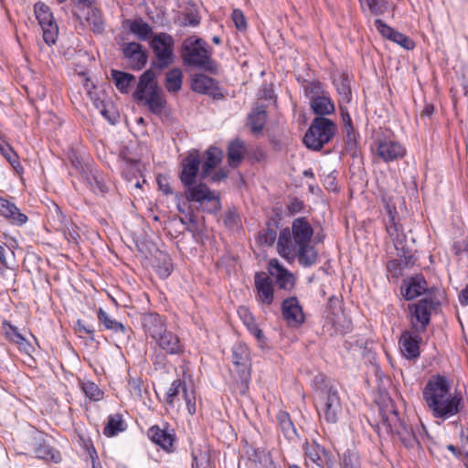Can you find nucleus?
I'll use <instances>...</instances> for the list:
<instances>
[{"instance_id":"f257e3e1","label":"nucleus","mask_w":468,"mask_h":468,"mask_svg":"<svg viewBox=\"0 0 468 468\" xmlns=\"http://www.w3.org/2000/svg\"><path fill=\"white\" fill-rule=\"evenodd\" d=\"M422 398L435 419L442 421L457 415L463 408L460 393H451L448 379L441 375L432 376L427 381Z\"/></svg>"},{"instance_id":"f03ea898","label":"nucleus","mask_w":468,"mask_h":468,"mask_svg":"<svg viewBox=\"0 0 468 468\" xmlns=\"http://www.w3.org/2000/svg\"><path fill=\"white\" fill-rule=\"evenodd\" d=\"M179 54L184 66L202 69L210 74L218 73V64L212 58L213 49L203 38L190 36L181 44Z\"/></svg>"},{"instance_id":"7ed1b4c3","label":"nucleus","mask_w":468,"mask_h":468,"mask_svg":"<svg viewBox=\"0 0 468 468\" xmlns=\"http://www.w3.org/2000/svg\"><path fill=\"white\" fill-rule=\"evenodd\" d=\"M134 101L144 103L154 115L160 116L166 108L167 101L164 91L158 86L156 74L150 69L140 77L133 94Z\"/></svg>"},{"instance_id":"20e7f679","label":"nucleus","mask_w":468,"mask_h":468,"mask_svg":"<svg viewBox=\"0 0 468 468\" xmlns=\"http://www.w3.org/2000/svg\"><path fill=\"white\" fill-rule=\"evenodd\" d=\"M314 229L305 218H297L292 221V228H284L280 231L277 241V251L284 260L292 258L293 248L312 241Z\"/></svg>"},{"instance_id":"39448f33","label":"nucleus","mask_w":468,"mask_h":468,"mask_svg":"<svg viewBox=\"0 0 468 468\" xmlns=\"http://www.w3.org/2000/svg\"><path fill=\"white\" fill-rule=\"evenodd\" d=\"M337 132L336 124L325 117H315L303 137L304 145L311 150L320 151Z\"/></svg>"},{"instance_id":"423d86ee","label":"nucleus","mask_w":468,"mask_h":468,"mask_svg":"<svg viewBox=\"0 0 468 468\" xmlns=\"http://www.w3.org/2000/svg\"><path fill=\"white\" fill-rule=\"evenodd\" d=\"M440 301L435 296L426 295L416 303L408 305L410 324L416 333H424L431 322L432 312H437Z\"/></svg>"},{"instance_id":"0eeeda50","label":"nucleus","mask_w":468,"mask_h":468,"mask_svg":"<svg viewBox=\"0 0 468 468\" xmlns=\"http://www.w3.org/2000/svg\"><path fill=\"white\" fill-rule=\"evenodd\" d=\"M315 406L319 417L328 423H336L342 413L341 399L337 389L333 386H324L320 389Z\"/></svg>"},{"instance_id":"6e6552de","label":"nucleus","mask_w":468,"mask_h":468,"mask_svg":"<svg viewBox=\"0 0 468 468\" xmlns=\"http://www.w3.org/2000/svg\"><path fill=\"white\" fill-rule=\"evenodd\" d=\"M174 45L173 37L167 33L161 32L153 36L149 46L153 49L157 61L152 62V68L162 70L174 62Z\"/></svg>"},{"instance_id":"1a4fd4ad","label":"nucleus","mask_w":468,"mask_h":468,"mask_svg":"<svg viewBox=\"0 0 468 468\" xmlns=\"http://www.w3.org/2000/svg\"><path fill=\"white\" fill-rule=\"evenodd\" d=\"M185 187V197L188 202L198 203L202 206L205 202L209 206L203 207L208 213H216L221 208L219 196L212 191L205 183H194Z\"/></svg>"},{"instance_id":"9d476101","label":"nucleus","mask_w":468,"mask_h":468,"mask_svg":"<svg viewBox=\"0 0 468 468\" xmlns=\"http://www.w3.org/2000/svg\"><path fill=\"white\" fill-rule=\"evenodd\" d=\"M381 424L386 429L387 433L397 435L406 448H414L416 444H419L412 428L408 427L399 419L396 410H392L388 415L383 416Z\"/></svg>"},{"instance_id":"9b49d317","label":"nucleus","mask_w":468,"mask_h":468,"mask_svg":"<svg viewBox=\"0 0 468 468\" xmlns=\"http://www.w3.org/2000/svg\"><path fill=\"white\" fill-rule=\"evenodd\" d=\"M34 12L42 28L44 41L48 46L54 45L58 38V27L49 6L42 2H37L34 6Z\"/></svg>"},{"instance_id":"f8f14e48","label":"nucleus","mask_w":468,"mask_h":468,"mask_svg":"<svg viewBox=\"0 0 468 468\" xmlns=\"http://www.w3.org/2000/svg\"><path fill=\"white\" fill-rule=\"evenodd\" d=\"M140 323L146 336L154 341L167 329L166 317L155 312L141 314Z\"/></svg>"},{"instance_id":"ddd939ff","label":"nucleus","mask_w":468,"mask_h":468,"mask_svg":"<svg viewBox=\"0 0 468 468\" xmlns=\"http://www.w3.org/2000/svg\"><path fill=\"white\" fill-rule=\"evenodd\" d=\"M201 165V158L197 150L191 151L181 162L179 179L184 186L197 182Z\"/></svg>"},{"instance_id":"4468645a","label":"nucleus","mask_w":468,"mask_h":468,"mask_svg":"<svg viewBox=\"0 0 468 468\" xmlns=\"http://www.w3.org/2000/svg\"><path fill=\"white\" fill-rule=\"evenodd\" d=\"M190 86L193 91L199 94H207L213 99L223 97L218 80L204 73L193 74L190 79Z\"/></svg>"},{"instance_id":"2eb2a0df","label":"nucleus","mask_w":468,"mask_h":468,"mask_svg":"<svg viewBox=\"0 0 468 468\" xmlns=\"http://www.w3.org/2000/svg\"><path fill=\"white\" fill-rule=\"evenodd\" d=\"M420 333L403 331L399 340L402 355L409 360L417 359L420 356V344L421 342Z\"/></svg>"},{"instance_id":"dca6fc26","label":"nucleus","mask_w":468,"mask_h":468,"mask_svg":"<svg viewBox=\"0 0 468 468\" xmlns=\"http://www.w3.org/2000/svg\"><path fill=\"white\" fill-rule=\"evenodd\" d=\"M282 314L284 320L291 326H298L304 322L303 308L295 296L288 297L282 301Z\"/></svg>"},{"instance_id":"f3484780","label":"nucleus","mask_w":468,"mask_h":468,"mask_svg":"<svg viewBox=\"0 0 468 468\" xmlns=\"http://www.w3.org/2000/svg\"><path fill=\"white\" fill-rule=\"evenodd\" d=\"M122 54L130 62L133 70H140L146 65L147 54L143 46L137 42H128L122 45Z\"/></svg>"},{"instance_id":"a211bd4d","label":"nucleus","mask_w":468,"mask_h":468,"mask_svg":"<svg viewBox=\"0 0 468 468\" xmlns=\"http://www.w3.org/2000/svg\"><path fill=\"white\" fill-rule=\"evenodd\" d=\"M97 318L105 330L112 331L122 341L129 340L132 329L111 316L102 308L97 311Z\"/></svg>"},{"instance_id":"6ab92c4d","label":"nucleus","mask_w":468,"mask_h":468,"mask_svg":"<svg viewBox=\"0 0 468 468\" xmlns=\"http://www.w3.org/2000/svg\"><path fill=\"white\" fill-rule=\"evenodd\" d=\"M257 299L265 305H271L274 299L272 281L265 272H256L254 276Z\"/></svg>"},{"instance_id":"aec40b11","label":"nucleus","mask_w":468,"mask_h":468,"mask_svg":"<svg viewBox=\"0 0 468 468\" xmlns=\"http://www.w3.org/2000/svg\"><path fill=\"white\" fill-rule=\"evenodd\" d=\"M156 346L166 355H181L185 351L179 336L168 329L154 340Z\"/></svg>"},{"instance_id":"412c9836","label":"nucleus","mask_w":468,"mask_h":468,"mask_svg":"<svg viewBox=\"0 0 468 468\" xmlns=\"http://www.w3.org/2000/svg\"><path fill=\"white\" fill-rule=\"evenodd\" d=\"M434 291H436V288L429 289L427 287V282L422 275L411 277L405 288L401 287V294L408 301L413 300L423 293L432 295Z\"/></svg>"},{"instance_id":"4be33fe9","label":"nucleus","mask_w":468,"mask_h":468,"mask_svg":"<svg viewBox=\"0 0 468 468\" xmlns=\"http://www.w3.org/2000/svg\"><path fill=\"white\" fill-rule=\"evenodd\" d=\"M405 154V148L398 142L383 140L378 144L377 154L386 163L401 159Z\"/></svg>"},{"instance_id":"5701e85b","label":"nucleus","mask_w":468,"mask_h":468,"mask_svg":"<svg viewBox=\"0 0 468 468\" xmlns=\"http://www.w3.org/2000/svg\"><path fill=\"white\" fill-rule=\"evenodd\" d=\"M0 216L16 226H23L28 220L27 216L22 213L15 203L3 197H0Z\"/></svg>"},{"instance_id":"b1692460","label":"nucleus","mask_w":468,"mask_h":468,"mask_svg":"<svg viewBox=\"0 0 468 468\" xmlns=\"http://www.w3.org/2000/svg\"><path fill=\"white\" fill-rule=\"evenodd\" d=\"M232 361L241 372L242 378L250 377V351L245 344L239 342L232 346Z\"/></svg>"},{"instance_id":"393cba45","label":"nucleus","mask_w":468,"mask_h":468,"mask_svg":"<svg viewBox=\"0 0 468 468\" xmlns=\"http://www.w3.org/2000/svg\"><path fill=\"white\" fill-rule=\"evenodd\" d=\"M33 452L38 459H42L54 463L61 462L60 452L51 447L41 436L34 439Z\"/></svg>"},{"instance_id":"a878e982","label":"nucleus","mask_w":468,"mask_h":468,"mask_svg":"<svg viewBox=\"0 0 468 468\" xmlns=\"http://www.w3.org/2000/svg\"><path fill=\"white\" fill-rule=\"evenodd\" d=\"M295 257H297L299 264L303 267H311L317 262L318 253L314 246L310 242L293 248L292 258L287 261H293Z\"/></svg>"},{"instance_id":"bb28decb","label":"nucleus","mask_w":468,"mask_h":468,"mask_svg":"<svg viewBox=\"0 0 468 468\" xmlns=\"http://www.w3.org/2000/svg\"><path fill=\"white\" fill-rule=\"evenodd\" d=\"M147 436L154 443L159 445L165 451L170 452L172 450L175 441V435L172 431L154 425L148 429Z\"/></svg>"},{"instance_id":"cd10ccee","label":"nucleus","mask_w":468,"mask_h":468,"mask_svg":"<svg viewBox=\"0 0 468 468\" xmlns=\"http://www.w3.org/2000/svg\"><path fill=\"white\" fill-rule=\"evenodd\" d=\"M280 219L271 217L266 221L265 227L262 228L257 235L258 242L261 246L271 247L277 239V229H279Z\"/></svg>"},{"instance_id":"c85d7f7f","label":"nucleus","mask_w":468,"mask_h":468,"mask_svg":"<svg viewBox=\"0 0 468 468\" xmlns=\"http://www.w3.org/2000/svg\"><path fill=\"white\" fill-rule=\"evenodd\" d=\"M222 151L215 146H210L205 152V160L202 163L200 176L206 179L210 176L211 172L220 164L222 160Z\"/></svg>"},{"instance_id":"c756f323","label":"nucleus","mask_w":468,"mask_h":468,"mask_svg":"<svg viewBox=\"0 0 468 468\" xmlns=\"http://www.w3.org/2000/svg\"><path fill=\"white\" fill-rule=\"evenodd\" d=\"M111 77L121 93L127 94L135 83L134 75L118 69L111 70Z\"/></svg>"},{"instance_id":"7c9ffc66","label":"nucleus","mask_w":468,"mask_h":468,"mask_svg":"<svg viewBox=\"0 0 468 468\" xmlns=\"http://www.w3.org/2000/svg\"><path fill=\"white\" fill-rule=\"evenodd\" d=\"M3 325L6 337L10 341L16 343L18 346L20 351L29 355L33 347L30 343L18 332L17 327L9 322H5Z\"/></svg>"},{"instance_id":"2f4dec72","label":"nucleus","mask_w":468,"mask_h":468,"mask_svg":"<svg viewBox=\"0 0 468 468\" xmlns=\"http://www.w3.org/2000/svg\"><path fill=\"white\" fill-rule=\"evenodd\" d=\"M310 107L316 117H324L325 115H330L335 112V108L333 101L330 99L328 92L325 94L314 98V101L310 102Z\"/></svg>"},{"instance_id":"473e14b6","label":"nucleus","mask_w":468,"mask_h":468,"mask_svg":"<svg viewBox=\"0 0 468 468\" xmlns=\"http://www.w3.org/2000/svg\"><path fill=\"white\" fill-rule=\"evenodd\" d=\"M244 154L245 144L240 139L237 138L229 143L228 147V163L231 167H238L242 162Z\"/></svg>"},{"instance_id":"72a5a7b5","label":"nucleus","mask_w":468,"mask_h":468,"mask_svg":"<svg viewBox=\"0 0 468 468\" xmlns=\"http://www.w3.org/2000/svg\"><path fill=\"white\" fill-rule=\"evenodd\" d=\"M154 268L160 278L166 279L174 269L171 257L165 252L159 251L155 256Z\"/></svg>"},{"instance_id":"f704fd0d","label":"nucleus","mask_w":468,"mask_h":468,"mask_svg":"<svg viewBox=\"0 0 468 468\" xmlns=\"http://www.w3.org/2000/svg\"><path fill=\"white\" fill-rule=\"evenodd\" d=\"M266 119V106L262 104L256 106L253 112L249 115V122L251 132L253 133H260L264 128Z\"/></svg>"},{"instance_id":"c9c22d12","label":"nucleus","mask_w":468,"mask_h":468,"mask_svg":"<svg viewBox=\"0 0 468 468\" xmlns=\"http://www.w3.org/2000/svg\"><path fill=\"white\" fill-rule=\"evenodd\" d=\"M277 420L284 437L293 441L298 437L296 429L288 412L280 410L277 414Z\"/></svg>"},{"instance_id":"e433bc0d","label":"nucleus","mask_w":468,"mask_h":468,"mask_svg":"<svg viewBox=\"0 0 468 468\" xmlns=\"http://www.w3.org/2000/svg\"><path fill=\"white\" fill-rule=\"evenodd\" d=\"M183 72L178 68L170 69L165 75V86L168 92L176 93L182 88Z\"/></svg>"},{"instance_id":"4c0bfd02","label":"nucleus","mask_w":468,"mask_h":468,"mask_svg":"<svg viewBox=\"0 0 468 468\" xmlns=\"http://www.w3.org/2000/svg\"><path fill=\"white\" fill-rule=\"evenodd\" d=\"M85 180L94 193L103 195L108 192V186L99 171L90 170L89 173H86Z\"/></svg>"},{"instance_id":"58836bf2","label":"nucleus","mask_w":468,"mask_h":468,"mask_svg":"<svg viewBox=\"0 0 468 468\" xmlns=\"http://www.w3.org/2000/svg\"><path fill=\"white\" fill-rule=\"evenodd\" d=\"M126 426L123 422L122 417L120 414L110 415L108 421L104 427L103 433L107 437H113L118 432L125 431Z\"/></svg>"},{"instance_id":"ea45409f","label":"nucleus","mask_w":468,"mask_h":468,"mask_svg":"<svg viewBox=\"0 0 468 468\" xmlns=\"http://www.w3.org/2000/svg\"><path fill=\"white\" fill-rule=\"evenodd\" d=\"M192 468H214L208 450L195 449L192 452Z\"/></svg>"},{"instance_id":"a19ab883","label":"nucleus","mask_w":468,"mask_h":468,"mask_svg":"<svg viewBox=\"0 0 468 468\" xmlns=\"http://www.w3.org/2000/svg\"><path fill=\"white\" fill-rule=\"evenodd\" d=\"M130 31L140 40L144 41L153 33L152 27L142 19H135L130 22Z\"/></svg>"},{"instance_id":"79ce46f5","label":"nucleus","mask_w":468,"mask_h":468,"mask_svg":"<svg viewBox=\"0 0 468 468\" xmlns=\"http://www.w3.org/2000/svg\"><path fill=\"white\" fill-rule=\"evenodd\" d=\"M307 458L318 466H322L324 463V456L326 454L324 447L319 445L316 442H313L308 445L305 450Z\"/></svg>"},{"instance_id":"37998d69","label":"nucleus","mask_w":468,"mask_h":468,"mask_svg":"<svg viewBox=\"0 0 468 468\" xmlns=\"http://www.w3.org/2000/svg\"><path fill=\"white\" fill-rule=\"evenodd\" d=\"M246 454L248 455L249 460L254 463H270L271 465L273 464L271 454L267 452L264 449L249 446L248 449L246 450Z\"/></svg>"},{"instance_id":"c03bdc74","label":"nucleus","mask_w":468,"mask_h":468,"mask_svg":"<svg viewBox=\"0 0 468 468\" xmlns=\"http://www.w3.org/2000/svg\"><path fill=\"white\" fill-rule=\"evenodd\" d=\"M80 388L84 392L85 396L91 400L99 401L103 398L102 390L98 387L97 384L90 380L80 381Z\"/></svg>"},{"instance_id":"a18cd8bd","label":"nucleus","mask_w":468,"mask_h":468,"mask_svg":"<svg viewBox=\"0 0 468 468\" xmlns=\"http://www.w3.org/2000/svg\"><path fill=\"white\" fill-rule=\"evenodd\" d=\"M87 21L94 33L101 34L104 31V21L99 9H90L88 12Z\"/></svg>"},{"instance_id":"49530a36","label":"nucleus","mask_w":468,"mask_h":468,"mask_svg":"<svg viewBox=\"0 0 468 468\" xmlns=\"http://www.w3.org/2000/svg\"><path fill=\"white\" fill-rule=\"evenodd\" d=\"M96 108L99 109L101 114L112 124H114L118 122L119 114L111 102H105L101 101L95 103Z\"/></svg>"},{"instance_id":"de8ad7c7","label":"nucleus","mask_w":468,"mask_h":468,"mask_svg":"<svg viewBox=\"0 0 468 468\" xmlns=\"http://www.w3.org/2000/svg\"><path fill=\"white\" fill-rule=\"evenodd\" d=\"M341 468H361L357 452L347 450L340 458Z\"/></svg>"},{"instance_id":"09e8293b","label":"nucleus","mask_w":468,"mask_h":468,"mask_svg":"<svg viewBox=\"0 0 468 468\" xmlns=\"http://www.w3.org/2000/svg\"><path fill=\"white\" fill-rule=\"evenodd\" d=\"M0 153L7 160V162L12 165V167L18 173L23 168L18 161L17 154L14 152V150L8 144H0Z\"/></svg>"},{"instance_id":"8fccbe9b","label":"nucleus","mask_w":468,"mask_h":468,"mask_svg":"<svg viewBox=\"0 0 468 468\" xmlns=\"http://www.w3.org/2000/svg\"><path fill=\"white\" fill-rule=\"evenodd\" d=\"M326 92L320 81H309L304 86V93L310 102L314 101V98H318Z\"/></svg>"},{"instance_id":"3c124183","label":"nucleus","mask_w":468,"mask_h":468,"mask_svg":"<svg viewBox=\"0 0 468 468\" xmlns=\"http://www.w3.org/2000/svg\"><path fill=\"white\" fill-rule=\"evenodd\" d=\"M341 117L344 123V130L346 133L348 142L356 140V133L353 126L351 116L346 108L340 105Z\"/></svg>"},{"instance_id":"603ef678","label":"nucleus","mask_w":468,"mask_h":468,"mask_svg":"<svg viewBox=\"0 0 468 468\" xmlns=\"http://www.w3.org/2000/svg\"><path fill=\"white\" fill-rule=\"evenodd\" d=\"M363 10L367 8L375 16L382 15L387 10L386 3L378 0H359Z\"/></svg>"},{"instance_id":"864d4df0","label":"nucleus","mask_w":468,"mask_h":468,"mask_svg":"<svg viewBox=\"0 0 468 468\" xmlns=\"http://www.w3.org/2000/svg\"><path fill=\"white\" fill-rule=\"evenodd\" d=\"M184 387H186L185 381L180 378L175 379L166 392V403L173 407L175 398L178 396L180 391L184 392Z\"/></svg>"},{"instance_id":"5fc2aeb1","label":"nucleus","mask_w":468,"mask_h":468,"mask_svg":"<svg viewBox=\"0 0 468 468\" xmlns=\"http://www.w3.org/2000/svg\"><path fill=\"white\" fill-rule=\"evenodd\" d=\"M335 88L340 96V104L350 102L352 99V92L347 80L342 79L339 82L335 83Z\"/></svg>"},{"instance_id":"6e6d98bb","label":"nucleus","mask_w":468,"mask_h":468,"mask_svg":"<svg viewBox=\"0 0 468 468\" xmlns=\"http://www.w3.org/2000/svg\"><path fill=\"white\" fill-rule=\"evenodd\" d=\"M394 43L399 45L407 50H411L415 48V42L404 34L395 30L390 39Z\"/></svg>"},{"instance_id":"4d7b16f0","label":"nucleus","mask_w":468,"mask_h":468,"mask_svg":"<svg viewBox=\"0 0 468 468\" xmlns=\"http://www.w3.org/2000/svg\"><path fill=\"white\" fill-rule=\"evenodd\" d=\"M294 277L289 271L276 278V283L279 288L289 291L294 286Z\"/></svg>"},{"instance_id":"13d9d810","label":"nucleus","mask_w":468,"mask_h":468,"mask_svg":"<svg viewBox=\"0 0 468 468\" xmlns=\"http://www.w3.org/2000/svg\"><path fill=\"white\" fill-rule=\"evenodd\" d=\"M183 397L186 404L187 411L190 415L196 414L197 405L196 397L193 391L189 392L186 387H184Z\"/></svg>"},{"instance_id":"bf43d9fd","label":"nucleus","mask_w":468,"mask_h":468,"mask_svg":"<svg viewBox=\"0 0 468 468\" xmlns=\"http://www.w3.org/2000/svg\"><path fill=\"white\" fill-rule=\"evenodd\" d=\"M388 271L393 278H399L403 275V266L400 260L395 259L388 262Z\"/></svg>"},{"instance_id":"052dcab7","label":"nucleus","mask_w":468,"mask_h":468,"mask_svg":"<svg viewBox=\"0 0 468 468\" xmlns=\"http://www.w3.org/2000/svg\"><path fill=\"white\" fill-rule=\"evenodd\" d=\"M374 25L378 31V33L385 38L391 39L393 33L395 32V29L388 26L385 22H383L381 19H376L374 22Z\"/></svg>"},{"instance_id":"680f3d73","label":"nucleus","mask_w":468,"mask_h":468,"mask_svg":"<svg viewBox=\"0 0 468 468\" xmlns=\"http://www.w3.org/2000/svg\"><path fill=\"white\" fill-rule=\"evenodd\" d=\"M268 269L270 274L275 278L288 271V270L283 267L277 259H272L270 261Z\"/></svg>"},{"instance_id":"e2e57ef3","label":"nucleus","mask_w":468,"mask_h":468,"mask_svg":"<svg viewBox=\"0 0 468 468\" xmlns=\"http://www.w3.org/2000/svg\"><path fill=\"white\" fill-rule=\"evenodd\" d=\"M231 17L238 30L242 31L247 28L246 18L239 9H234Z\"/></svg>"},{"instance_id":"0e129e2a","label":"nucleus","mask_w":468,"mask_h":468,"mask_svg":"<svg viewBox=\"0 0 468 468\" xmlns=\"http://www.w3.org/2000/svg\"><path fill=\"white\" fill-rule=\"evenodd\" d=\"M250 320H252V317H250ZM247 326L250 332V334L257 339V341L260 343L261 346L265 344V335L261 329L259 328V326L251 321V323H247Z\"/></svg>"},{"instance_id":"69168bd1","label":"nucleus","mask_w":468,"mask_h":468,"mask_svg":"<svg viewBox=\"0 0 468 468\" xmlns=\"http://www.w3.org/2000/svg\"><path fill=\"white\" fill-rule=\"evenodd\" d=\"M76 331L80 334H86L90 340H94L95 329L92 325H86L81 320H78L76 324Z\"/></svg>"},{"instance_id":"338daca9","label":"nucleus","mask_w":468,"mask_h":468,"mask_svg":"<svg viewBox=\"0 0 468 468\" xmlns=\"http://www.w3.org/2000/svg\"><path fill=\"white\" fill-rule=\"evenodd\" d=\"M157 183L159 189L165 194V195H170L173 194L172 187L170 184L168 183L167 179L165 177L158 176L157 177Z\"/></svg>"},{"instance_id":"774afa93","label":"nucleus","mask_w":468,"mask_h":468,"mask_svg":"<svg viewBox=\"0 0 468 468\" xmlns=\"http://www.w3.org/2000/svg\"><path fill=\"white\" fill-rule=\"evenodd\" d=\"M199 23H200L199 18L192 13H186L184 16V25L185 26L197 27L199 25Z\"/></svg>"}]
</instances>
